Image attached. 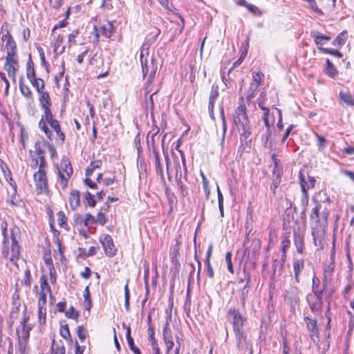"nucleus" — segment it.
Instances as JSON below:
<instances>
[{"instance_id": "21", "label": "nucleus", "mask_w": 354, "mask_h": 354, "mask_svg": "<svg viewBox=\"0 0 354 354\" xmlns=\"http://www.w3.org/2000/svg\"><path fill=\"white\" fill-rule=\"evenodd\" d=\"M123 327L126 328V337L127 340L128 345L131 351L135 354H141L140 349L134 345L133 339L131 336V328L129 326H126L124 324H123Z\"/></svg>"}, {"instance_id": "55", "label": "nucleus", "mask_w": 354, "mask_h": 354, "mask_svg": "<svg viewBox=\"0 0 354 354\" xmlns=\"http://www.w3.org/2000/svg\"><path fill=\"white\" fill-rule=\"evenodd\" d=\"M259 88L258 84L257 83H251L250 88L247 93V99L248 100H251L254 96V93Z\"/></svg>"}, {"instance_id": "23", "label": "nucleus", "mask_w": 354, "mask_h": 354, "mask_svg": "<svg viewBox=\"0 0 354 354\" xmlns=\"http://www.w3.org/2000/svg\"><path fill=\"white\" fill-rule=\"evenodd\" d=\"M39 93V101L41 107L51 106L52 102L50 97V95L47 91H41Z\"/></svg>"}, {"instance_id": "33", "label": "nucleus", "mask_w": 354, "mask_h": 354, "mask_svg": "<svg viewBox=\"0 0 354 354\" xmlns=\"http://www.w3.org/2000/svg\"><path fill=\"white\" fill-rule=\"evenodd\" d=\"M5 63L19 67V59L17 53H6Z\"/></svg>"}, {"instance_id": "44", "label": "nucleus", "mask_w": 354, "mask_h": 354, "mask_svg": "<svg viewBox=\"0 0 354 354\" xmlns=\"http://www.w3.org/2000/svg\"><path fill=\"white\" fill-rule=\"evenodd\" d=\"M346 34V31L342 32L333 41V45L335 46H342L345 44L346 38L345 35Z\"/></svg>"}, {"instance_id": "63", "label": "nucleus", "mask_w": 354, "mask_h": 354, "mask_svg": "<svg viewBox=\"0 0 354 354\" xmlns=\"http://www.w3.org/2000/svg\"><path fill=\"white\" fill-rule=\"evenodd\" d=\"M64 37L63 35H59L57 36V37L55 41L54 48H53L54 52L55 53H57V52L58 51L59 48L61 46L62 44L64 41Z\"/></svg>"}, {"instance_id": "43", "label": "nucleus", "mask_w": 354, "mask_h": 354, "mask_svg": "<svg viewBox=\"0 0 354 354\" xmlns=\"http://www.w3.org/2000/svg\"><path fill=\"white\" fill-rule=\"evenodd\" d=\"M163 339L164 341L172 339V333L171 329L169 328V324L168 320H166L163 328Z\"/></svg>"}, {"instance_id": "39", "label": "nucleus", "mask_w": 354, "mask_h": 354, "mask_svg": "<svg viewBox=\"0 0 354 354\" xmlns=\"http://www.w3.org/2000/svg\"><path fill=\"white\" fill-rule=\"evenodd\" d=\"M283 268V262H280L277 259L274 260L273 263H272V276L274 277L277 274V272H279V274H281Z\"/></svg>"}, {"instance_id": "28", "label": "nucleus", "mask_w": 354, "mask_h": 354, "mask_svg": "<svg viewBox=\"0 0 354 354\" xmlns=\"http://www.w3.org/2000/svg\"><path fill=\"white\" fill-rule=\"evenodd\" d=\"M220 114H221V120H222V129H223L222 138H221V145L222 147H223L227 126V122H226V119H225V114H224V109L223 107H221V109H220Z\"/></svg>"}, {"instance_id": "25", "label": "nucleus", "mask_w": 354, "mask_h": 354, "mask_svg": "<svg viewBox=\"0 0 354 354\" xmlns=\"http://www.w3.org/2000/svg\"><path fill=\"white\" fill-rule=\"evenodd\" d=\"M113 31L114 27L111 22H107L100 28V32L106 38H110Z\"/></svg>"}, {"instance_id": "49", "label": "nucleus", "mask_w": 354, "mask_h": 354, "mask_svg": "<svg viewBox=\"0 0 354 354\" xmlns=\"http://www.w3.org/2000/svg\"><path fill=\"white\" fill-rule=\"evenodd\" d=\"M65 315L68 318L77 319V318L80 316V314L77 310H75L73 306H71L69 309L65 312Z\"/></svg>"}, {"instance_id": "61", "label": "nucleus", "mask_w": 354, "mask_h": 354, "mask_svg": "<svg viewBox=\"0 0 354 354\" xmlns=\"http://www.w3.org/2000/svg\"><path fill=\"white\" fill-rule=\"evenodd\" d=\"M80 32L78 30H74L71 33L68 35V41L69 44V46L74 45L76 44L75 38L79 35Z\"/></svg>"}, {"instance_id": "42", "label": "nucleus", "mask_w": 354, "mask_h": 354, "mask_svg": "<svg viewBox=\"0 0 354 354\" xmlns=\"http://www.w3.org/2000/svg\"><path fill=\"white\" fill-rule=\"evenodd\" d=\"M326 73L330 77H334L337 74L336 68L334 67V65L328 59H326Z\"/></svg>"}, {"instance_id": "11", "label": "nucleus", "mask_w": 354, "mask_h": 354, "mask_svg": "<svg viewBox=\"0 0 354 354\" xmlns=\"http://www.w3.org/2000/svg\"><path fill=\"white\" fill-rule=\"evenodd\" d=\"M17 188V185H14L13 190L8 191L7 202L12 207L22 208L25 207V203L18 194Z\"/></svg>"}, {"instance_id": "1", "label": "nucleus", "mask_w": 354, "mask_h": 354, "mask_svg": "<svg viewBox=\"0 0 354 354\" xmlns=\"http://www.w3.org/2000/svg\"><path fill=\"white\" fill-rule=\"evenodd\" d=\"M11 242L8 240H2L1 248V256L5 259L9 260L16 265L20 258L21 247L19 243L21 238V231L17 226H14L10 230Z\"/></svg>"}, {"instance_id": "38", "label": "nucleus", "mask_w": 354, "mask_h": 354, "mask_svg": "<svg viewBox=\"0 0 354 354\" xmlns=\"http://www.w3.org/2000/svg\"><path fill=\"white\" fill-rule=\"evenodd\" d=\"M334 270V263L333 262H330L328 264H326L324 266V280H327L328 279L330 278Z\"/></svg>"}, {"instance_id": "15", "label": "nucleus", "mask_w": 354, "mask_h": 354, "mask_svg": "<svg viewBox=\"0 0 354 354\" xmlns=\"http://www.w3.org/2000/svg\"><path fill=\"white\" fill-rule=\"evenodd\" d=\"M321 204L316 201V205L311 210L310 215V225L313 230H315L320 225L319 220V210L321 209Z\"/></svg>"}, {"instance_id": "13", "label": "nucleus", "mask_w": 354, "mask_h": 354, "mask_svg": "<svg viewBox=\"0 0 354 354\" xmlns=\"http://www.w3.org/2000/svg\"><path fill=\"white\" fill-rule=\"evenodd\" d=\"M243 273L245 274V279L246 283L243 286V288L241 290L240 300H241L242 306H244L245 304L246 299H247L248 293H249V290L250 288L252 280H251L250 274L247 271L245 268H244L243 269Z\"/></svg>"}, {"instance_id": "51", "label": "nucleus", "mask_w": 354, "mask_h": 354, "mask_svg": "<svg viewBox=\"0 0 354 354\" xmlns=\"http://www.w3.org/2000/svg\"><path fill=\"white\" fill-rule=\"evenodd\" d=\"M299 181L302 192L303 194H306V193H307V191L309 189V185L308 183L306 181L305 177L301 172L299 173Z\"/></svg>"}, {"instance_id": "59", "label": "nucleus", "mask_w": 354, "mask_h": 354, "mask_svg": "<svg viewBox=\"0 0 354 354\" xmlns=\"http://www.w3.org/2000/svg\"><path fill=\"white\" fill-rule=\"evenodd\" d=\"M232 254L230 252H227L225 254V261L227 263V270L232 274H234L233 265L232 262Z\"/></svg>"}, {"instance_id": "12", "label": "nucleus", "mask_w": 354, "mask_h": 354, "mask_svg": "<svg viewBox=\"0 0 354 354\" xmlns=\"http://www.w3.org/2000/svg\"><path fill=\"white\" fill-rule=\"evenodd\" d=\"M44 111L43 114L41 115V118L39 122V129L44 131L47 138L51 140V137L53 136L52 131L48 127V125L46 124V122H44V118L53 115L50 111V106H44L41 107Z\"/></svg>"}, {"instance_id": "30", "label": "nucleus", "mask_w": 354, "mask_h": 354, "mask_svg": "<svg viewBox=\"0 0 354 354\" xmlns=\"http://www.w3.org/2000/svg\"><path fill=\"white\" fill-rule=\"evenodd\" d=\"M218 96V86L216 84H214L212 86V90L209 99V104H210V107L214 106L216 100Z\"/></svg>"}, {"instance_id": "46", "label": "nucleus", "mask_w": 354, "mask_h": 354, "mask_svg": "<svg viewBox=\"0 0 354 354\" xmlns=\"http://www.w3.org/2000/svg\"><path fill=\"white\" fill-rule=\"evenodd\" d=\"M57 217H58L57 220H58L59 225L62 228L68 230V225L66 223L67 218L65 216L64 213L61 211L59 212L57 214Z\"/></svg>"}, {"instance_id": "56", "label": "nucleus", "mask_w": 354, "mask_h": 354, "mask_svg": "<svg viewBox=\"0 0 354 354\" xmlns=\"http://www.w3.org/2000/svg\"><path fill=\"white\" fill-rule=\"evenodd\" d=\"M59 333L61 336L65 339H68L71 337L68 326L65 324L60 327Z\"/></svg>"}, {"instance_id": "45", "label": "nucleus", "mask_w": 354, "mask_h": 354, "mask_svg": "<svg viewBox=\"0 0 354 354\" xmlns=\"http://www.w3.org/2000/svg\"><path fill=\"white\" fill-rule=\"evenodd\" d=\"M55 339H53L51 346V354H65V347L62 346L56 345Z\"/></svg>"}, {"instance_id": "47", "label": "nucleus", "mask_w": 354, "mask_h": 354, "mask_svg": "<svg viewBox=\"0 0 354 354\" xmlns=\"http://www.w3.org/2000/svg\"><path fill=\"white\" fill-rule=\"evenodd\" d=\"M84 198L87 201L88 205L93 207L96 205V201L94 195H92L89 192H86L84 194Z\"/></svg>"}, {"instance_id": "32", "label": "nucleus", "mask_w": 354, "mask_h": 354, "mask_svg": "<svg viewBox=\"0 0 354 354\" xmlns=\"http://www.w3.org/2000/svg\"><path fill=\"white\" fill-rule=\"evenodd\" d=\"M30 82L32 86L36 88L38 93L44 90L45 84L42 79L35 77V78L30 80Z\"/></svg>"}, {"instance_id": "58", "label": "nucleus", "mask_w": 354, "mask_h": 354, "mask_svg": "<svg viewBox=\"0 0 354 354\" xmlns=\"http://www.w3.org/2000/svg\"><path fill=\"white\" fill-rule=\"evenodd\" d=\"M32 282V277L29 269H26L24 272V279L21 283L24 286H30Z\"/></svg>"}, {"instance_id": "35", "label": "nucleus", "mask_w": 354, "mask_h": 354, "mask_svg": "<svg viewBox=\"0 0 354 354\" xmlns=\"http://www.w3.org/2000/svg\"><path fill=\"white\" fill-rule=\"evenodd\" d=\"M32 160L35 162L34 165L32 166V168H36L39 165L38 170L45 171V168L47 167V163L44 156L39 157V159L32 158Z\"/></svg>"}, {"instance_id": "5", "label": "nucleus", "mask_w": 354, "mask_h": 354, "mask_svg": "<svg viewBox=\"0 0 354 354\" xmlns=\"http://www.w3.org/2000/svg\"><path fill=\"white\" fill-rule=\"evenodd\" d=\"M227 319L233 326V330L243 329L246 318L244 317L239 310L235 308H230L227 312Z\"/></svg>"}, {"instance_id": "54", "label": "nucleus", "mask_w": 354, "mask_h": 354, "mask_svg": "<svg viewBox=\"0 0 354 354\" xmlns=\"http://www.w3.org/2000/svg\"><path fill=\"white\" fill-rule=\"evenodd\" d=\"M281 334L283 339V354H289L290 348L288 344L286 333L281 331Z\"/></svg>"}, {"instance_id": "2", "label": "nucleus", "mask_w": 354, "mask_h": 354, "mask_svg": "<svg viewBox=\"0 0 354 354\" xmlns=\"http://www.w3.org/2000/svg\"><path fill=\"white\" fill-rule=\"evenodd\" d=\"M234 117V123L240 132L241 140L247 142L251 136L252 129L246 113V106L244 104L239 105L235 110Z\"/></svg>"}, {"instance_id": "41", "label": "nucleus", "mask_w": 354, "mask_h": 354, "mask_svg": "<svg viewBox=\"0 0 354 354\" xmlns=\"http://www.w3.org/2000/svg\"><path fill=\"white\" fill-rule=\"evenodd\" d=\"M38 308V322L40 325L46 323V307L37 306Z\"/></svg>"}, {"instance_id": "31", "label": "nucleus", "mask_w": 354, "mask_h": 354, "mask_svg": "<svg viewBox=\"0 0 354 354\" xmlns=\"http://www.w3.org/2000/svg\"><path fill=\"white\" fill-rule=\"evenodd\" d=\"M102 165V161L100 160H96L94 161H92L89 166L86 168L85 174L87 177H89L92 175L93 171L95 169L100 168Z\"/></svg>"}, {"instance_id": "6", "label": "nucleus", "mask_w": 354, "mask_h": 354, "mask_svg": "<svg viewBox=\"0 0 354 354\" xmlns=\"http://www.w3.org/2000/svg\"><path fill=\"white\" fill-rule=\"evenodd\" d=\"M100 242L102 244L106 256L113 257L116 254L115 248L112 237L109 234H102L100 237Z\"/></svg>"}, {"instance_id": "50", "label": "nucleus", "mask_w": 354, "mask_h": 354, "mask_svg": "<svg viewBox=\"0 0 354 354\" xmlns=\"http://www.w3.org/2000/svg\"><path fill=\"white\" fill-rule=\"evenodd\" d=\"M124 307L127 311L129 310V300H130V293L128 287V283H127L124 288Z\"/></svg>"}, {"instance_id": "24", "label": "nucleus", "mask_w": 354, "mask_h": 354, "mask_svg": "<svg viewBox=\"0 0 354 354\" xmlns=\"http://www.w3.org/2000/svg\"><path fill=\"white\" fill-rule=\"evenodd\" d=\"M272 173L273 179L272 183L270 185V189L274 194L276 189H277L281 183V176L279 170H277V167H274Z\"/></svg>"}, {"instance_id": "52", "label": "nucleus", "mask_w": 354, "mask_h": 354, "mask_svg": "<svg viewBox=\"0 0 354 354\" xmlns=\"http://www.w3.org/2000/svg\"><path fill=\"white\" fill-rule=\"evenodd\" d=\"M319 49L324 53L330 54L339 58L342 57L343 56L342 53L337 50L326 48H320Z\"/></svg>"}, {"instance_id": "8", "label": "nucleus", "mask_w": 354, "mask_h": 354, "mask_svg": "<svg viewBox=\"0 0 354 354\" xmlns=\"http://www.w3.org/2000/svg\"><path fill=\"white\" fill-rule=\"evenodd\" d=\"M4 26H8L7 22H4L1 27V31L3 33L1 40L6 41L5 47L6 48V53H17V47L16 42L12 36L10 34L9 30L8 29L3 30Z\"/></svg>"}, {"instance_id": "29", "label": "nucleus", "mask_w": 354, "mask_h": 354, "mask_svg": "<svg viewBox=\"0 0 354 354\" xmlns=\"http://www.w3.org/2000/svg\"><path fill=\"white\" fill-rule=\"evenodd\" d=\"M339 97L340 100L347 106H354V100H353L352 95L349 92L340 91Z\"/></svg>"}, {"instance_id": "10", "label": "nucleus", "mask_w": 354, "mask_h": 354, "mask_svg": "<svg viewBox=\"0 0 354 354\" xmlns=\"http://www.w3.org/2000/svg\"><path fill=\"white\" fill-rule=\"evenodd\" d=\"M34 179L37 189L39 190V192H44L47 190L48 181L46 171L38 170L34 174Z\"/></svg>"}, {"instance_id": "4", "label": "nucleus", "mask_w": 354, "mask_h": 354, "mask_svg": "<svg viewBox=\"0 0 354 354\" xmlns=\"http://www.w3.org/2000/svg\"><path fill=\"white\" fill-rule=\"evenodd\" d=\"M140 59L143 78H145L148 75V82L152 84L158 69V64L156 59L151 57L150 62H148L147 59H144V49H141Z\"/></svg>"}, {"instance_id": "20", "label": "nucleus", "mask_w": 354, "mask_h": 354, "mask_svg": "<svg viewBox=\"0 0 354 354\" xmlns=\"http://www.w3.org/2000/svg\"><path fill=\"white\" fill-rule=\"evenodd\" d=\"M69 203L73 210H75L80 206V199L79 191L73 189L71 192L69 196Z\"/></svg>"}, {"instance_id": "16", "label": "nucleus", "mask_w": 354, "mask_h": 354, "mask_svg": "<svg viewBox=\"0 0 354 354\" xmlns=\"http://www.w3.org/2000/svg\"><path fill=\"white\" fill-rule=\"evenodd\" d=\"M304 321L306 324L308 330L310 331V338L313 342L319 340V332L317 326V321L315 319H310L308 317H304Z\"/></svg>"}, {"instance_id": "34", "label": "nucleus", "mask_w": 354, "mask_h": 354, "mask_svg": "<svg viewBox=\"0 0 354 354\" xmlns=\"http://www.w3.org/2000/svg\"><path fill=\"white\" fill-rule=\"evenodd\" d=\"M18 342L16 347L17 354H25L28 345V340L17 338Z\"/></svg>"}, {"instance_id": "3", "label": "nucleus", "mask_w": 354, "mask_h": 354, "mask_svg": "<svg viewBox=\"0 0 354 354\" xmlns=\"http://www.w3.org/2000/svg\"><path fill=\"white\" fill-rule=\"evenodd\" d=\"M57 168L58 171L57 182L60 184L62 188L65 189L68 187V180L73 172L69 159L66 156H64L60 165Z\"/></svg>"}, {"instance_id": "62", "label": "nucleus", "mask_w": 354, "mask_h": 354, "mask_svg": "<svg viewBox=\"0 0 354 354\" xmlns=\"http://www.w3.org/2000/svg\"><path fill=\"white\" fill-rule=\"evenodd\" d=\"M316 137L317 138L319 150L322 151L326 147V140L324 137L320 136L317 133Z\"/></svg>"}, {"instance_id": "9", "label": "nucleus", "mask_w": 354, "mask_h": 354, "mask_svg": "<svg viewBox=\"0 0 354 354\" xmlns=\"http://www.w3.org/2000/svg\"><path fill=\"white\" fill-rule=\"evenodd\" d=\"M322 295L323 294L310 293L306 297L310 308L314 313H319L322 310L323 305Z\"/></svg>"}, {"instance_id": "53", "label": "nucleus", "mask_w": 354, "mask_h": 354, "mask_svg": "<svg viewBox=\"0 0 354 354\" xmlns=\"http://www.w3.org/2000/svg\"><path fill=\"white\" fill-rule=\"evenodd\" d=\"M84 297L85 302H86L87 305H88V306L86 308V310H89L91 307V299L88 286H87L85 288V290L84 292Z\"/></svg>"}, {"instance_id": "40", "label": "nucleus", "mask_w": 354, "mask_h": 354, "mask_svg": "<svg viewBox=\"0 0 354 354\" xmlns=\"http://www.w3.org/2000/svg\"><path fill=\"white\" fill-rule=\"evenodd\" d=\"M0 229L3 236V240H8V223L6 219H0Z\"/></svg>"}, {"instance_id": "14", "label": "nucleus", "mask_w": 354, "mask_h": 354, "mask_svg": "<svg viewBox=\"0 0 354 354\" xmlns=\"http://www.w3.org/2000/svg\"><path fill=\"white\" fill-rule=\"evenodd\" d=\"M233 331L235 335L236 344L238 348L243 349L251 346L247 340V335L243 329Z\"/></svg>"}, {"instance_id": "36", "label": "nucleus", "mask_w": 354, "mask_h": 354, "mask_svg": "<svg viewBox=\"0 0 354 354\" xmlns=\"http://www.w3.org/2000/svg\"><path fill=\"white\" fill-rule=\"evenodd\" d=\"M310 35H311L312 37L314 38L315 42L317 44H319L320 41L322 40L329 41L331 39L329 36L323 35L322 34H321L318 31H313V32H311Z\"/></svg>"}, {"instance_id": "18", "label": "nucleus", "mask_w": 354, "mask_h": 354, "mask_svg": "<svg viewBox=\"0 0 354 354\" xmlns=\"http://www.w3.org/2000/svg\"><path fill=\"white\" fill-rule=\"evenodd\" d=\"M326 288V281L324 280L323 284L321 286V281L317 277L313 278V286H312V293L323 294L324 291Z\"/></svg>"}, {"instance_id": "60", "label": "nucleus", "mask_w": 354, "mask_h": 354, "mask_svg": "<svg viewBox=\"0 0 354 354\" xmlns=\"http://www.w3.org/2000/svg\"><path fill=\"white\" fill-rule=\"evenodd\" d=\"M46 292H39L37 306L45 307L46 304Z\"/></svg>"}, {"instance_id": "22", "label": "nucleus", "mask_w": 354, "mask_h": 354, "mask_svg": "<svg viewBox=\"0 0 354 354\" xmlns=\"http://www.w3.org/2000/svg\"><path fill=\"white\" fill-rule=\"evenodd\" d=\"M19 86L21 93L28 100L32 99V93L29 86L24 84V77L21 76L19 80Z\"/></svg>"}, {"instance_id": "64", "label": "nucleus", "mask_w": 354, "mask_h": 354, "mask_svg": "<svg viewBox=\"0 0 354 354\" xmlns=\"http://www.w3.org/2000/svg\"><path fill=\"white\" fill-rule=\"evenodd\" d=\"M77 335L81 342H84L86 339L85 329L83 326H78L77 328Z\"/></svg>"}, {"instance_id": "27", "label": "nucleus", "mask_w": 354, "mask_h": 354, "mask_svg": "<svg viewBox=\"0 0 354 354\" xmlns=\"http://www.w3.org/2000/svg\"><path fill=\"white\" fill-rule=\"evenodd\" d=\"M39 283H40V291L39 292H46L50 294V295H52V290L48 285V279L47 277L45 274H42L40 277L39 279Z\"/></svg>"}, {"instance_id": "19", "label": "nucleus", "mask_w": 354, "mask_h": 354, "mask_svg": "<svg viewBox=\"0 0 354 354\" xmlns=\"http://www.w3.org/2000/svg\"><path fill=\"white\" fill-rule=\"evenodd\" d=\"M304 268V261L302 259L294 260L293 271L295 274V279L297 283L300 282L299 275Z\"/></svg>"}, {"instance_id": "17", "label": "nucleus", "mask_w": 354, "mask_h": 354, "mask_svg": "<svg viewBox=\"0 0 354 354\" xmlns=\"http://www.w3.org/2000/svg\"><path fill=\"white\" fill-rule=\"evenodd\" d=\"M180 156H181V159H182V162H183V167L184 173H183V171H180V170H178L176 171V183L178 182V180H184L185 181L187 180L188 171H187V165H186L185 157L184 153L182 151H180Z\"/></svg>"}, {"instance_id": "7", "label": "nucleus", "mask_w": 354, "mask_h": 354, "mask_svg": "<svg viewBox=\"0 0 354 354\" xmlns=\"http://www.w3.org/2000/svg\"><path fill=\"white\" fill-rule=\"evenodd\" d=\"M28 320L29 316L25 312L24 314V317L21 321L20 322V324L16 330L17 338L28 341L30 337V331L32 329L31 326L28 324Z\"/></svg>"}, {"instance_id": "57", "label": "nucleus", "mask_w": 354, "mask_h": 354, "mask_svg": "<svg viewBox=\"0 0 354 354\" xmlns=\"http://www.w3.org/2000/svg\"><path fill=\"white\" fill-rule=\"evenodd\" d=\"M4 70L8 73V75H11L13 73H17V71L19 69L18 66H15L12 64H8V63H4L3 65Z\"/></svg>"}, {"instance_id": "26", "label": "nucleus", "mask_w": 354, "mask_h": 354, "mask_svg": "<svg viewBox=\"0 0 354 354\" xmlns=\"http://www.w3.org/2000/svg\"><path fill=\"white\" fill-rule=\"evenodd\" d=\"M294 243L297 248V251L302 254L304 250V240L299 232H294Z\"/></svg>"}, {"instance_id": "48", "label": "nucleus", "mask_w": 354, "mask_h": 354, "mask_svg": "<svg viewBox=\"0 0 354 354\" xmlns=\"http://www.w3.org/2000/svg\"><path fill=\"white\" fill-rule=\"evenodd\" d=\"M262 110L264 111L262 119L263 120L264 124L268 129H271L272 124L269 121V109L268 108H262Z\"/></svg>"}, {"instance_id": "37", "label": "nucleus", "mask_w": 354, "mask_h": 354, "mask_svg": "<svg viewBox=\"0 0 354 354\" xmlns=\"http://www.w3.org/2000/svg\"><path fill=\"white\" fill-rule=\"evenodd\" d=\"M185 180H178V182L176 183L178 189L180 192V195L183 197H185L189 194V189L185 183Z\"/></svg>"}]
</instances>
